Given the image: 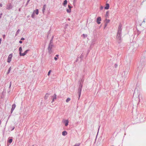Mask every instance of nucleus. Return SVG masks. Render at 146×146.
Masks as SVG:
<instances>
[{"mask_svg": "<svg viewBox=\"0 0 146 146\" xmlns=\"http://www.w3.org/2000/svg\"><path fill=\"white\" fill-rule=\"evenodd\" d=\"M67 3V1L66 0H65L63 3L64 6H65V5H66Z\"/></svg>", "mask_w": 146, "mask_h": 146, "instance_id": "4468645a", "label": "nucleus"}, {"mask_svg": "<svg viewBox=\"0 0 146 146\" xmlns=\"http://www.w3.org/2000/svg\"><path fill=\"white\" fill-rule=\"evenodd\" d=\"M11 70V67H10L9 69V70H8V74L10 72Z\"/></svg>", "mask_w": 146, "mask_h": 146, "instance_id": "b1692460", "label": "nucleus"}, {"mask_svg": "<svg viewBox=\"0 0 146 146\" xmlns=\"http://www.w3.org/2000/svg\"><path fill=\"white\" fill-rule=\"evenodd\" d=\"M109 12L108 11L106 12L105 15V17L106 18H107L109 17Z\"/></svg>", "mask_w": 146, "mask_h": 146, "instance_id": "ddd939ff", "label": "nucleus"}, {"mask_svg": "<svg viewBox=\"0 0 146 146\" xmlns=\"http://www.w3.org/2000/svg\"><path fill=\"white\" fill-rule=\"evenodd\" d=\"M33 13H36V15H38V9H37L36 10L34 11H33Z\"/></svg>", "mask_w": 146, "mask_h": 146, "instance_id": "f8f14e48", "label": "nucleus"}, {"mask_svg": "<svg viewBox=\"0 0 146 146\" xmlns=\"http://www.w3.org/2000/svg\"><path fill=\"white\" fill-rule=\"evenodd\" d=\"M5 35H3V38H5Z\"/></svg>", "mask_w": 146, "mask_h": 146, "instance_id": "7c9ffc66", "label": "nucleus"}, {"mask_svg": "<svg viewBox=\"0 0 146 146\" xmlns=\"http://www.w3.org/2000/svg\"><path fill=\"white\" fill-rule=\"evenodd\" d=\"M104 21L105 23V26L106 27L107 24L110 22V20L109 19H108L107 18H106Z\"/></svg>", "mask_w": 146, "mask_h": 146, "instance_id": "7ed1b4c3", "label": "nucleus"}, {"mask_svg": "<svg viewBox=\"0 0 146 146\" xmlns=\"http://www.w3.org/2000/svg\"><path fill=\"white\" fill-rule=\"evenodd\" d=\"M66 11L67 13H70L71 12V9H67Z\"/></svg>", "mask_w": 146, "mask_h": 146, "instance_id": "dca6fc26", "label": "nucleus"}, {"mask_svg": "<svg viewBox=\"0 0 146 146\" xmlns=\"http://www.w3.org/2000/svg\"><path fill=\"white\" fill-rule=\"evenodd\" d=\"M29 50H26L25 52H25V53L26 54H27V52Z\"/></svg>", "mask_w": 146, "mask_h": 146, "instance_id": "412c9836", "label": "nucleus"}, {"mask_svg": "<svg viewBox=\"0 0 146 146\" xmlns=\"http://www.w3.org/2000/svg\"><path fill=\"white\" fill-rule=\"evenodd\" d=\"M15 107H16V105L15 104H14L12 105V108H11V113L13 112V111L14 110Z\"/></svg>", "mask_w": 146, "mask_h": 146, "instance_id": "423d86ee", "label": "nucleus"}, {"mask_svg": "<svg viewBox=\"0 0 146 146\" xmlns=\"http://www.w3.org/2000/svg\"><path fill=\"white\" fill-rule=\"evenodd\" d=\"M56 95L55 94H54V96H52V102L54 101V100L56 99Z\"/></svg>", "mask_w": 146, "mask_h": 146, "instance_id": "39448f33", "label": "nucleus"}, {"mask_svg": "<svg viewBox=\"0 0 146 146\" xmlns=\"http://www.w3.org/2000/svg\"><path fill=\"white\" fill-rule=\"evenodd\" d=\"M58 56V55H56V56Z\"/></svg>", "mask_w": 146, "mask_h": 146, "instance_id": "72a5a7b5", "label": "nucleus"}, {"mask_svg": "<svg viewBox=\"0 0 146 146\" xmlns=\"http://www.w3.org/2000/svg\"><path fill=\"white\" fill-rule=\"evenodd\" d=\"M106 5V6L104 8L105 9H108L110 7L108 3H107Z\"/></svg>", "mask_w": 146, "mask_h": 146, "instance_id": "9d476101", "label": "nucleus"}, {"mask_svg": "<svg viewBox=\"0 0 146 146\" xmlns=\"http://www.w3.org/2000/svg\"><path fill=\"white\" fill-rule=\"evenodd\" d=\"M121 27L120 26H119L118 27V33H117V36H118L119 35V36H120V34H119V32H120L121 31Z\"/></svg>", "mask_w": 146, "mask_h": 146, "instance_id": "6e6552de", "label": "nucleus"}, {"mask_svg": "<svg viewBox=\"0 0 146 146\" xmlns=\"http://www.w3.org/2000/svg\"><path fill=\"white\" fill-rule=\"evenodd\" d=\"M82 91V87L81 88H79L78 90V92L79 93V98L80 97L81 94V92Z\"/></svg>", "mask_w": 146, "mask_h": 146, "instance_id": "0eeeda50", "label": "nucleus"}, {"mask_svg": "<svg viewBox=\"0 0 146 146\" xmlns=\"http://www.w3.org/2000/svg\"><path fill=\"white\" fill-rule=\"evenodd\" d=\"M64 123H65V125L66 126H67L68 125V120H66L64 121Z\"/></svg>", "mask_w": 146, "mask_h": 146, "instance_id": "1a4fd4ad", "label": "nucleus"}, {"mask_svg": "<svg viewBox=\"0 0 146 146\" xmlns=\"http://www.w3.org/2000/svg\"><path fill=\"white\" fill-rule=\"evenodd\" d=\"M0 6L2 7V5L1 3H0Z\"/></svg>", "mask_w": 146, "mask_h": 146, "instance_id": "c756f323", "label": "nucleus"}, {"mask_svg": "<svg viewBox=\"0 0 146 146\" xmlns=\"http://www.w3.org/2000/svg\"><path fill=\"white\" fill-rule=\"evenodd\" d=\"M54 60H57V58L56 57H55L54 58Z\"/></svg>", "mask_w": 146, "mask_h": 146, "instance_id": "bb28decb", "label": "nucleus"}, {"mask_svg": "<svg viewBox=\"0 0 146 146\" xmlns=\"http://www.w3.org/2000/svg\"><path fill=\"white\" fill-rule=\"evenodd\" d=\"M103 8V7L102 6H101L100 7V9H102Z\"/></svg>", "mask_w": 146, "mask_h": 146, "instance_id": "a878e982", "label": "nucleus"}, {"mask_svg": "<svg viewBox=\"0 0 146 146\" xmlns=\"http://www.w3.org/2000/svg\"><path fill=\"white\" fill-rule=\"evenodd\" d=\"M32 17L33 18V15H32Z\"/></svg>", "mask_w": 146, "mask_h": 146, "instance_id": "473e14b6", "label": "nucleus"}, {"mask_svg": "<svg viewBox=\"0 0 146 146\" xmlns=\"http://www.w3.org/2000/svg\"><path fill=\"white\" fill-rule=\"evenodd\" d=\"M12 139H10L9 141V143H11L12 142Z\"/></svg>", "mask_w": 146, "mask_h": 146, "instance_id": "aec40b11", "label": "nucleus"}, {"mask_svg": "<svg viewBox=\"0 0 146 146\" xmlns=\"http://www.w3.org/2000/svg\"><path fill=\"white\" fill-rule=\"evenodd\" d=\"M79 145H80V144H77L75 145L74 146H79Z\"/></svg>", "mask_w": 146, "mask_h": 146, "instance_id": "393cba45", "label": "nucleus"}, {"mask_svg": "<svg viewBox=\"0 0 146 146\" xmlns=\"http://www.w3.org/2000/svg\"><path fill=\"white\" fill-rule=\"evenodd\" d=\"M45 5H44L43 7V13H44V10H45Z\"/></svg>", "mask_w": 146, "mask_h": 146, "instance_id": "6ab92c4d", "label": "nucleus"}, {"mask_svg": "<svg viewBox=\"0 0 146 146\" xmlns=\"http://www.w3.org/2000/svg\"><path fill=\"white\" fill-rule=\"evenodd\" d=\"M19 42L20 43H22V41H21V40H20V41H19Z\"/></svg>", "mask_w": 146, "mask_h": 146, "instance_id": "c85d7f7f", "label": "nucleus"}, {"mask_svg": "<svg viewBox=\"0 0 146 146\" xmlns=\"http://www.w3.org/2000/svg\"><path fill=\"white\" fill-rule=\"evenodd\" d=\"M12 57H13V55L12 54H11L9 55V56L8 57L7 60V62H8L9 63L11 62V59H12Z\"/></svg>", "mask_w": 146, "mask_h": 146, "instance_id": "f03ea898", "label": "nucleus"}, {"mask_svg": "<svg viewBox=\"0 0 146 146\" xmlns=\"http://www.w3.org/2000/svg\"><path fill=\"white\" fill-rule=\"evenodd\" d=\"M19 50L20 52L19 53H20V52L21 53V52L22 50V47H19Z\"/></svg>", "mask_w": 146, "mask_h": 146, "instance_id": "a211bd4d", "label": "nucleus"}, {"mask_svg": "<svg viewBox=\"0 0 146 146\" xmlns=\"http://www.w3.org/2000/svg\"><path fill=\"white\" fill-rule=\"evenodd\" d=\"M20 55V56H24L26 54L25 53V52H24V53H19Z\"/></svg>", "mask_w": 146, "mask_h": 146, "instance_id": "2eb2a0df", "label": "nucleus"}, {"mask_svg": "<svg viewBox=\"0 0 146 146\" xmlns=\"http://www.w3.org/2000/svg\"><path fill=\"white\" fill-rule=\"evenodd\" d=\"M70 100V99L69 98H68L66 100V102H68Z\"/></svg>", "mask_w": 146, "mask_h": 146, "instance_id": "f3484780", "label": "nucleus"}, {"mask_svg": "<svg viewBox=\"0 0 146 146\" xmlns=\"http://www.w3.org/2000/svg\"><path fill=\"white\" fill-rule=\"evenodd\" d=\"M53 46V45L51 44H50L49 45L48 48V52L49 54H51L53 52V51L52 50V48Z\"/></svg>", "mask_w": 146, "mask_h": 146, "instance_id": "f257e3e1", "label": "nucleus"}, {"mask_svg": "<svg viewBox=\"0 0 146 146\" xmlns=\"http://www.w3.org/2000/svg\"><path fill=\"white\" fill-rule=\"evenodd\" d=\"M67 133L66 131H64L62 132V135L63 136H65L67 135Z\"/></svg>", "mask_w": 146, "mask_h": 146, "instance_id": "9b49d317", "label": "nucleus"}, {"mask_svg": "<svg viewBox=\"0 0 146 146\" xmlns=\"http://www.w3.org/2000/svg\"><path fill=\"white\" fill-rule=\"evenodd\" d=\"M102 19L101 17H99L97 18V22L98 24H99L100 23V21H101Z\"/></svg>", "mask_w": 146, "mask_h": 146, "instance_id": "20e7f679", "label": "nucleus"}, {"mask_svg": "<svg viewBox=\"0 0 146 146\" xmlns=\"http://www.w3.org/2000/svg\"><path fill=\"white\" fill-rule=\"evenodd\" d=\"M51 72V70H49V72H48V76H49L50 75V73Z\"/></svg>", "mask_w": 146, "mask_h": 146, "instance_id": "5701e85b", "label": "nucleus"}, {"mask_svg": "<svg viewBox=\"0 0 146 146\" xmlns=\"http://www.w3.org/2000/svg\"><path fill=\"white\" fill-rule=\"evenodd\" d=\"M68 7L69 9H71V8L72 7L70 6V5H68Z\"/></svg>", "mask_w": 146, "mask_h": 146, "instance_id": "4be33fe9", "label": "nucleus"}, {"mask_svg": "<svg viewBox=\"0 0 146 146\" xmlns=\"http://www.w3.org/2000/svg\"><path fill=\"white\" fill-rule=\"evenodd\" d=\"M1 124V121H0V125Z\"/></svg>", "mask_w": 146, "mask_h": 146, "instance_id": "2f4dec72", "label": "nucleus"}, {"mask_svg": "<svg viewBox=\"0 0 146 146\" xmlns=\"http://www.w3.org/2000/svg\"><path fill=\"white\" fill-rule=\"evenodd\" d=\"M21 40H25V38H22L21 39Z\"/></svg>", "mask_w": 146, "mask_h": 146, "instance_id": "cd10ccee", "label": "nucleus"}]
</instances>
